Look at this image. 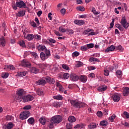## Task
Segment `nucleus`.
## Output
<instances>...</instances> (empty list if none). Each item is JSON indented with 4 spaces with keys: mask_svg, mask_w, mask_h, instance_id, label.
Segmentation results:
<instances>
[{
    "mask_svg": "<svg viewBox=\"0 0 129 129\" xmlns=\"http://www.w3.org/2000/svg\"><path fill=\"white\" fill-rule=\"evenodd\" d=\"M84 35H88V36H93L95 35V32H92V29H88L84 32Z\"/></svg>",
    "mask_w": 129,
    "mask_h": 129,
    "instance_id": "obj_12",
    "label": "nucleus"
},
{
    "mask_svg": "<svg viewBox=\"0 0 129 129\" xmlns=\"http://www.w3.org/2000/svg\"><path fill=\"white\" fill-rule=\"evenodd\" d=\"M34 38L36 40H37V41H40V40L42 39V36L38 34H35L34 35Z\"/></svg>",
    "mask_w": 129,
    "mask_h": 129,
    "instance_id": "obj_40",
    "label": "nucleus"
},
{
    "mask_svg": "<svg viewBox=\"0 0 129 129\" xmlns=\"http://www.w3.org/2000/svg\"><path fill=\"white\" fill-rule=\"evenodd\" d=\"M55 85L57 87H58V88H60V87H62V85H61V84H60V83L56 82L55 83Z\"/></svg>",
    "mask_w": 129,
    "mask_h": 129,
    "instance_id": "obj_63",
    "label": "nucleus"
},
{
    "mask_svg": "<svg viewBox=\"0 0 129 129\" xmlns=\"http://www.w3.org/2000/svg\"><path fill=\"white\" fill-rule=\"evenodd\" d=\"M12 7L13 10H18V8H20V9L22 8H24V9H26V8H27L26 4H25L23 1L16 2V5L13 4Z\"/></svg>",
    "mask_w": 129,
    "mask_h": 129,
    "instance_id": "obj_2",
    "label": "nucleus"
},
{
    "mask_svg": "<svg viewBox=\"0 0 129 129\" xmlns=\"http://www.w3.org/2000/svg\"><path fill=\"white\" fill-rule=\"evenodd\" d=\"M70 76V75H69V74L67 73H65L63 75V79H68Z\"/></svg>",
    "mask_w": 129,
    "mask_h": 129,
    "instance_id": "obj_44",
    "label": "nucleus"
},
{
    "mask_svg": "<svg viewBox=\"0 0 129 129\" xmlns=\"http://www.w3.org/2000/svg\"><path fill=\"white\" fill-rule=\"evenodd\" d=\"M117 50H119L120 52H122V51H123V47H122L121 45H119L117 47Z\"/></svg>",
    "mask_w": 129,
    "mask_h": 129,
    "instance_id": "obj_55",
    "label": "nucleus"
},
{
    "mask_svg": "<svg viewBox=\"0 0 129 129\" xmlns=\"http://www.w3.org/2000/svg\"><path fill=\"white\" fill-rule=\"evenodd\" d=\"M68 120L70 122H75L76 121V118L73 116H71L69 117Z\"/></svg>",
    "mask_w": 129,
    "mask_h": 129,
    "instance_id": "obj_26",
    "label": "nucleus"
},
{
    "mask_svg": "<svg viewBox=\"0 0 129 129\" xmlns=\"http://www.w3.org/2000/svg\"><path fill=\"white\" fill-rule=\"evenodd\" d=\"M70 103L74 107H77L78 108L83 107V106H85L86 105L85 103H81L79 101L74 100H71Z\"/></svg>",
    "mask_w": 129,
    "mask_h": 129,
    "instance_id": "obj_1",
    "label": "nucleus"
},
{
    "mask_svg": "<svg viewBox=\"0 0 129 129\" xmlns=\"http://www.w3.org/2000/svg\"><path fill=\"white\" fill-rule=\"evenodd\" d=\"M112 98L113 100V101L114 102H118L120 99V97H119V94H114L112 95Z\"/></svg>",
    "mask_w": 129,
    "mask_h": 129,
    "instance_id": "obj_9",
    "label": "nucleus"
},
{
    "mask_svg": "<svg viewBox=\"0 0 129 129\" xmlns=\"http://www.w3.org/2000/svg\"><path fill=\"white\" fill-rule=\"evenodd\" d=\"M45 54L42 52L40 53V58L43 61H45L46 59H48L49 56L51 55L50 51H47L45 52Z\"/></svg>",
    "mask_w": 129,
    "mask_h": 129,
    "instance_id": "obj_6",
    "label": "nucleus"
},
{
    "mask_svg": "<svg viewBox=\"0 0 129 129\" xmlns=\"http://www.w3.org/2000/svg\"><path fill=\"white\" fill-rule=\"evenodd\" d=\"M116 28H117V29H119L120 31H123V27H122V26L119 24H117L115 25Z\"/></svg>",
    "mask_w": 129,
    "mask_h": 129,
    "instance_id": "obj_36",
    "label": "nucleus"
},
{
    "mask_svg": "<svg viewBox=\"0 0 129 129\" xmlns=\"http://www.w3.org/2000/svg\"><path fill=\"white\" fill-rule=\"evenodd\" d=\"M95 69H96V68H95V67H93V66L88 67V70L89 71H91V70H95Z\"/></svg>",
    "mask_w": 129,
    "mask_h": 129,
    "instance_id": "obj_53",
    "label": "nucleus"
},
{
    "mask_svg": "<svg viewBox=\"0 0 129 129\" xmlns=\"http://www.w3.org/2000/svg\"><path fill=\"white\" fill-rule=\"evenodd\" d=\"M100 124L102 125V126H106V125H107V121L106 120H103L100 122Z\"/></svg>",
    "mask_w": 129,
    "mask_h": 129,
    "instance_id": "obj_41",
    "label": "nucleus"
},
{
    "mask_svg": "<svg viewBox=\"0 0 129 129\" xmlns=\"http://www.w3.org/2000/svg\"><path fill=\"white\" fill-rule=\"evenodd\" d=\"M115 117H116V115L115 114H113L109 117V121H111V122H113L114 119H115Z\"/></svg>",
    "mask_w": 129,
    "mask_h": 129,
    "instance_id": "obj_31",
    "label": "nucleus"
},
{
    "mask_svg": "<svg viewBox=\"0 0 129 129\" xmlns=\"http://www.w3.org/2000/svg\"><path fill=\"white\" fill-rule=\"evenodd\" d=\"M27 121L30 124H33L35 122V118L33 117H30L28 119Z\"/></svg>",
    "mask_w": 129,
    "mask_h": 129,
    "instance_id": "obj_29",
    "label": "nucleus"
},
{
    "mask_svg": "<svg viewBox=\"0 0 129 129\" xmlns=\"http://www.w3.org/2000/svg\"><path fill=\"white\" fill-rule=\"evenodd\" d=\"M73 57H78V56H79V52L78 51H75L72 53Z\"/></svg>",
    "mask_w": 129,
    "mask_h": 129,
    "instance_id": "obj_48",
    "label": "nucleus"
},
{
    "mask_svg": "<svg viewBox=\"0 0 129 129\" xmlns=\"http://www.w3.org/2000/svg\"><path fill=\"white\" fill-rule=\"evenodd\" d=\"M110 28L111 29L112 28H113V26H114V19H113L112 20L111 23L110 24Z\"/></svg>",
    "mask_w": 129,
    "mask_h": 129,
    "instance_id": "obj_59",
    "label": "nucleus"
},
{
    "mask_svg": "<svg viewBox=\"0 0 129 129\" xmlns=\"http://www.w3.org/2000/svg\"><path fill=\"white\" fill-rule=\"evenodd\" d=\"M84 127V125L83 124H78L76 125L74 128H83Z\"/></svg>",
    "mask_w": 129,
    "mask_h": 129,
    "instance_id": "obj_34",
    "label": "nucleus"
},
{
    "mask_svg": "<svg viewBox=\"0 0 129 129\" xmlns=\"http://www.w3.org/2000/svg\"><path fill=\"white\" fill-rule=\"evenodd\" d=\"M2 78H8L9 77V73H3L2 74Z\"/></svg>",
    "mask_w": 129,
    "mask_h": 129,
    "instance_id": "obj_39",
    "label": "nucleus"
},
{
    "mask_svg": "<svg viewBox=\"0 0 129 129\" xmlns=\"http://www.w3.org/2000/svg\"><path fill=\"white\" fill-rule=\"evenodd\" d=\"M80 79L82 82L85 83L87 81V77L85 76H81Z\"/></svg>",
    "mask_w": 129,
    "mask_h": 129,
    "instance_id": "obj_24",
    "label": "nucleus"
},
{
    "mask_svg": "<svg viewBox=\"0 0 129 129\" xmlns=\"http://www.w3.org/2000/svg\"><path fill=\"white\" fill-rule=\"evenodd\" d=\"M70 76L72 81H78V79H79V77L75 74H71Z\"/></svg>",
    "mask_w": 129,
    "mask_h": 129,
    "instance_id": "obj_10",
    "label": "nucleus"
},
{
    "mask_svg": "<svg viewBox=\"0 0 129 129\" xmlns=\"http://www.w3.org/2000/svg\"><path fill=\"white\" fill-rule=\"evenodd\" d=\"M53 98L54 99H56L57 100H62V99H63V97L61 95H57L56 96H54Z\"/></svg>",
    "mask_w": 129,
    "mask_h": 129,
    "instance_id": "obj_27",
    "label": "nucleus"
},
{
    "mask_svg": "<svg viewBox=\"0 0 129 129\" xmlns=\"http://www.w3.org/2000/svg\"><path fill=\"white\" fill-rule=\"evenodd\" d=\"M14 127V124L12 122H9L7 125L5 129H12Z\"/></svg>",
    "mask_w": 129,
    "mask_h": 129,
    "instance_id": "obj_28",
    "label": "nucleus"
},
{
    "mask_svg": "<svg viewBox=\"0 0 129 129\" xmlns=\"http://www.w3.org/2000/svg\"><path fill=\"white\" fill-rule=\"evenodd\" d=\"M30 111H24L21 113L20 114V118L22 119V120H24V119H27L29 116H30Z\"/></svg>",
    "mask_w": 129,
    "mask_h": 129,
    "instance_id": "obj_5",
    "label": "nucleus"
},
{
    "mask_svg": "<svg viewBox=\"0 0 129 129\" xmlns=\"http://www.w3.org/2000/svg\"><path fill=\"white\" fill-rule=\"evenodd\" d=\"M21 64L23 67H28L29 66H31V63L28 62V60L26 59H24L21 61Z\"/></svg>",
    "mask_w": 129,
    "mask_h": 129,
    "instance_id": "obj_11",
    "label": "nucleus"
},
{
    "mask_svg": "<svg viewBox=\"0 0 129 129\" xmlns=\"http://www.w3.org/2000/svg\"><path fill=\"white\" fill-rule=\"evenodd\" d=\"M96 127V124L95 123H92L89 125V128H95Z\"/></svg>",
    "mask_w": 129,
    "mask_h": 129,
    "instance_id": "obj_38",
    "label": "nucleus"
},
{
    "mask_svg": "<svg viewBox=\"0 0 129 129\" xmlns=\"http://www.w3.org/2000/svg\"><path fill=\"white\" fill-rule=\"evenodd\" d=\"M88 77H90L91 78H94L95 77V75L93 73H91L88 75Z\"/></svg>",
    "mask_w": 129,
    "mask_h": 129,
    "instance_id": "obj_62",
    "label": "nucleus"
},
{
    "mask_svg": "<svg viewBox=\"0 0 129 129\" xmlns=\"http://www.w3.org/2000/svg\"><path fill=\"white\" fill-rule=\"evenodd\" d=\"M81 50H82V51H86V50H88V49L87 48V45H86L85 46H81Z\"/></svg>",
    "mask_w": 129,
    "mask_h": 129,
    "instance_id": "obj_56",
    "label": "nucleus"
},
{
    "mask_svg": "<svg viewBox=\"0 0 129 129\" xmlns=\"http://www.w3.org/2000/svg\"><path fill=\"white\" fill-rule=\"evenodd\" d=\"M36 84L38 85H45L46 84V81L44 80H39L38 82H36Z\"/></svg>",
    "mask_w": 129,
    "mask_h": 129,
    "instance_id": "obj_23",
    "label": "nucleus"
},
{
    "mask_svg": "<svg viewBox=\"0 0 129 129\" xmlns=\"http://www.w3.org/2000/svg\"><path fill=\"white\" fill-rule=\"evenodd\" d=\"M75 66L77 68L81 67V66H83V63H82V62L81 61H78L76 63Z\"/></svg>",
    "mask_w": 129,
    "mask_h": 129,
    "instance_id": "obj_42",
    "label": "nucleus"
},
{
    "mask_svg": "<svg viewBox=\"0 0 129 129\" xmlns=\"http://www.w3.org/2000/svg\"><path fill=\"white\" fill-rule=\"evenodd\" d=\"M36 93L37 95H39V96H43L45 93H44V91H43V90L41 89H36Z\"/></svg>",
    "mask_w": 129,
    "mask_h": 129,
    "instance_id": "obj_19",
    "label": "nucleus"
},
{
    "mask_svg": "<svg viewBox=\"0 0 129 129\" xmlns=\"http://www.w3.org/2000/svg\"><path fill=\"white\" fill-rule=\"evenodd\" d=\"M115 49V47L114 46V45H112L105 49V52L108 53V52H112V51H114Z\"/></svg>",
    "mask_w": 129,
    "mask_h": 129,
    "instance_id": "obj_13",
    "label": "nucleus"
},
{
    "mask_svg": "<svg viewBox=\"0 0 129 129\" xmlns=\"http://www.w3.org/2000/svg\"><path fill=\"white\" fill-rule=\"evenodd\" d=\"M77 10L80 11V12H84V11H85V8L83 7H77Z\"/></svg>",
    "mask_w": 129,
    "mask_h": 129,
    "instance_id": "obj_45",
    "label": "nucleus"
},
{
    "mask_svg": "<svg viewBox=\"0 0 129 129\" xmlns=\"http://www.w3.org/2000/svg\"><path fill=\"white\" fill-rule=\"evenodd\" d=\"M4 69L10 71V70H15V67H14L12 64L10 65H6L5 66Z\"/></svg>",
    "mask_w": 129,
    "mask_h": 129,
    "instance_id": "obj_17",
    "label": "nucleus"
},
{
    "mask_svg": "<svg viewBox=\"0 0 129 129\" xmlns=\"http://www.w3.org/2000/svg\"><path fill=\"white\" fill-rule=\"evenodd\" d=\"M61 121H62V116L60 115L52 116L50 119V122L54 123L55 124H56V123H60Z\"/></svg>",
    "mask_w": 129,
    "mask_h": 129,
    "instance_id": "obj_3",
    "label": "nucleus"
},
{
    "mask_svg": "<svg viewBox=\"0 0 129 129\" xmlns=\"http://www.w3.org/2000/svg\"><path fill=\"white\" fill-rule=\"evenodd\" d=\"M123 94L124 96H127L129 94V88L128 87H125L123 90Z\"/></svg>",
    "mask_w": 129,
    "mask_h": 129,
    "instance_id": "obj_22",
    "label": "nucleus"
},
{
    "mask_svg": "<svg viewBox=\"0 0 129 129\" xmlns=\"http://www.w3.org/2000/svg\"><path fill=\"white\" fill-rule=\"evenodd\" d=\"M97 115L99 117H101V116H102V112L101 111H98L97 112Z\"/></svg>",
    "mask_w": 129,
    "mask_h": 129,
    "instance_id": "obj_61",
    "label": "nucleus"
},
{
    "mask_svg": "<svg viewBox=\"0 0 129 129\" xmlns=\"http://www.w3.org/2000/svg\"><path fill=\"white\" fill-rule=\"evenodd\" d=\"M25 14H26L25 11H20L18 13L17 16L18 17H24V16H25Z\"/></svg>",
    "mask_w": 129,
    "mask_h": 129,
    "instance_id": "obj_30",
    "label": "nucleus"
},
{
    "mask_svg": "<svg viewBox=\"0 0 129 129\" xmlns=\"http://www.w3.org/2000/svg\"><path fill=\"white\" fill-rule=\"evenodd\" d=\"M123 114L125 116V117H126V118H129V113H128V112H127L126 111H124L123 112Z\"/></svg>",
    "mask_w": 129,
    "mask_h": 129,
    "instance_id": "obj_60",
    "label": "nucleus"
},
{
    "mask_svg": "<svg viewBox=\"0 0 129 129\" xmlns=\"http://www.w3.org/2000/svg\"><path fill=\"white\" fill-rule=\"evenodd\" d=\"M46 121L47 120H46V117H45V116H42L39 118V122L42 124V125H45Z\"/></svg>",
    "mask_w": 129,
    "mask_h": 129,
    "instance_id": "obj_16",
    "label": "nucleus"
},
{
    "mask_svg": "<svg viewBox=\"0 0 129 129\" xmlns=\"http://www.w3.org/2000/svg\"><path fill=\"white\" fill-rule=\"evenodd\" d=\"M92 12L93 13L94 15H99L100 14V12H96V10L94 7H92Z\"/></svg>",
    "mask_w": 129,
    "mask_h": 129,
    "instance_id": "obj_37",
    "label": "nucleus"
},
{
    "mask_svg": "<svg viewBox=\"0 0 129 129\" xmlns=\"http://www.w3.org/2000/svg\"><path fill=\"white\" fill-rule=\"evenodd\" d=\"M116 74L117 77H121V75H122V73L120 71H117L116 72Z\"/></svg>",
    "mask_w": 129,
    "mask_h": 129,
    "instance_id": "obj_46",
    "label": "nucleus"
},
{
    "mask_svg": "<svg viewBox=\"0 0 129 129\" xmlns=\"http://www.w3.org/2000/svg\"><path fill=\"white\" fill-rule=\"evenodd\" d=\"M31 54H32L33 57H34L35 59H38V54H37V53L32 52Z\"/></svg>",
    "mask_w": 129,
    "mask_h": 129,
    "instance_id": "obj_52",
    "label": "nucleus"
},
{
    "mask_svg": "<svg viewBox=\"0 0 129 129\" xmlns=\"http://www.w3.org/2000/svg\"><path fill=\"white\" fill-rule=\"evenodd\" d=\"M87 46V48L88 49H90L91 48H93L94 47V44L93 43H89L86 45Z\"/></svg>",
    "mask_w": 129,
    "mask_h": 129,
    "instance_id": "obj_43",
    "label": "nucleus"
},
{
    "mask_svg": "<svg viewBox=\"0 0 129 129\" xmlns=\"http://www.w3.org/2000/svg\"><path fill=\"white\" fill-rule=\"evenodd\" d=\"M31 72L32 73H35V74H37V73H39V70L35 67H33L30 70Z\"/></svg>",
    "mask_w": 129,
    "mask_h": 129,
    "instance_id": "obj_25",
    "label": "nucleus"
},
{
    "mask_svg": "<svg viewBox=\"0 0 129 129\" xmlns=\"http://www.w3.org/2000/svg\"><path fill=\"white\" fill-rule=\"evenodd\" d=\"M19 44L21 47H25L26 46V44H25V41H24L23 40L19 41Z\"/></svg>",
    "mask_w": 129,
    "mask_h": 129,
    "instance_id": "obj_47",
    "label": "nucleus"
},
{
    "mask_svg": "<svg viewBox=\"0 0 129 129\" xmlns=\"http://www.w3.org/2000/svg\"><path fill=\"white\" fill-rule=\"evenodd\" d=\"M34 99V97L30 95H28L24 97L23 99V102H27L28 101H32Z\"/></svg>",
    "mask_w": 129,
    "mask_h": 129,
    "instance_id": "obj_7",
    "label": "nucleus"
},
{
    "mask_svg": "<svg viewBox=\"0 0 129 129\" xmlns=\"http://www.w3.org/2000/svg\"><path fill=\"white\" fill-rule=\"evenodd\" d=\"M104 74L105 76H108V75H109V71L105 69L104 71Z\"/></svg>",
    "mask_w": 129,
    "mask_h": 129,
    "instance_id": "obj_50",
    "label": "nucleus"
},
{
    "mask_svg": "<svg viewBox=\"0 0 129 129\" xmlns=\"http://www.w3.org/2000/svg\"><path fill=\"white\" fill-rule=\"evenodd\" d=\"M27 74L28 72L27 71L18 72L17 73V76H19L20 77H23V76H26V75H27Z\"/></svg>",
    "mask_w": 129,
    "mask_h": 129,
    "instance_id": "obj_18",
    "label": "nucleus"
},
{
    "mask_svg": "<svg viewBox=\"0 0 129 129\" xmlns=\"http://www.w3.org/2000/svg\"><path fill=\"white\" fill-rule=\"evenodd\" d=\"M18 94L19 96H22L23 95V93H24V90H20L18 91Z\"/></svg>",
    "mask_w": 129,
    "mask_h": 129,
    "instance_id": "obj_51",
    "label": "nucleus"
},
{
    "mask_svg": "<svg viewBox=\"0 0 129 129\" xmlns=\"http://www.w3.org/2000/svg\"><path fill=\"white\" fill-rule=\"evenodd\" d=\"M54 107H60L61 106V103L58 102H54L52 104Z\"/></svg>",
    "mask_w": 129,
    "mask_h": 129,
    "instance_id": "obj_32",
    "label": "nucleus"
},
{
    "mask_svg": "<svg viewBox=\"0 0 129 129\" xmlns=\"http://www.w3.org/2000/svg\"><path fill=\"white\" fill-rule=\"evenodd\" d=\"M0 45L2 47H5V46H6V39H5V37H1L0 38Z\"/></svg>",
    "mask_w": 129,
    "mask_h": 129,
    "instance_id": "obj_20",
    "label": "nucleus"
},
{
    "mask_svg": "<svg viewBox=\"0 0 129 129\" xmlns=\"http://www.w3.org/2000/svg\"><path fill=\"white\" fill-rule=\"evenodd\" d=\"M120 24L124 29H127L128 27H129V23L126 21V19H125V16H122Z\"/></svg>",
    "mask_w": 129,
    "mask_h": 129,
    "instance_id": "obj_4",
    "label": "nucleus"
},
{
    "mask_svg": "<svg viewBox=\"0 0 129 129\" xmlns=\"http://www.w3.org/2000/svg\"><path fill=\"white\" fill-rule=\"evenodd\" d=\"M62 68H63V69L66 70L67 71H69V70H70V68H69V66H68L66 64H62Z\"/></svg>",
    "mask_w": 129,
    "mask_h": 129,
    "instance_id": "obj_33",
    "label": "nucleus"
},
{
    "mask_svg": "<svg viewBox=\"0 0 129 129\" xmlns=\"http://www.w3.org/2000/svg\"><path fill=\"white\" fill-rule=\"evenodd\" d=\"M59 31L60 32V33H65V32H66V29L62 27H59Z\"/></svg>",
    "mask_w": 129,
    "mask_h": 129,
    "instance_id": "obj_57",
    "label": "nucleus"
},
{
    "mask_svg": "<svg viewBox=\"0 0 129 129\" xmlns=\"http://www.w3.org/2000/svg\"><path fill=\"white\" fill-rule=\"evenodd\" d=\"M107 89L106 86H101L98 88V90L99 92H102V91H105Z\"/></svg>",
    "mask_w": 129,
    "mask_h": 129,
    "instance_id": "obj_21",
    "label": "nucleus"
},
{
    "mask_svg": "<svg viewBox=\"0 0 129 129\" xmlns=\"http://www.w3.org/2000/svg\"><path fill=\"white\" fill-rule=\"evenodd\" d=\"M6 119L7 120H13V119H14V117L11 115H8L6 117Z\"/></svg>",
    "mask_w": 129,
    "mask_h": 129,
    "instance_id": "obj_49",
    "label": "nucleus"
},
{
    "mask_svg": "<svg viewBox=\"0 0 129 129\" xmlns=\"http://www.w3.org/2000/svg\"><path fill=\"white\" fill-rule=\"evenodd\" d=\"M89 61L90 62H99V59L94 57H91Z\"/></svg>",
    "mask_w": 129,
    "mask_h": 129,
    "instance_id": "obj_35",
    "label": "nucleus"
},
{
    "mask_svg": "<svg viewBox=\"0 0 129 129\" xmlns=\"http://www.w3.org/2000/svg\"><path fill=\"white\" fill-rule=\"evenodd\" d=\"M74 23L75 24H76V25H78V26H83V25H84V24H85L84 21L79 20H75Z\"/></svg>",
    "mask_w": 129,
    "mask_h": 129,
    "instance_id": "obj_15",
    "label": "nucleus"
},
{
    "mask_svg": "<svg viewBox=\"0 0 129 129\" xmlns=\"http://www.w3.org/2000/svg\"><path fill=\"white\" fill-rule=\"evenodd\" d=\"M67 129H72V125H71L70 123L67 124Z\"/></svg>",
    "mask_w": 129,
    "mask_h": 129,
    "instance_id": "obj_64",
    "label": "nucleus"
},
{
    "mask_svg": "<svg viewBox=\"0 0 129 129\" xmlns=\"http://www.w3.org/2000/svg\"><path fill=\"white\" fill-rule=\"evenodd\" d=\"M54 124H55L54 123L50 122V123L48 125V126L50 128H53L54 127Z\"/></svg>",
    "mask_w": 129,
    "mask_h": 129,
    "instance_id": "obj_58",
    "label": "nucleus"
},
{
    "mask_svg": "<svg viewBox=\"0 0 129 129\" xmlns=\"http://www.w3.org/2000/svg\"><path fill=\"white\" fill-rule=\"evenodd\" d=\"M32 108V107L31 105H27L25 107H24L23 109L26 110H28L29 109H31Z\"/></svg>",
    "mask_w": 129,
    "mask_h": 129,
    "instance_id": "obj_54",
    "label": "nucleus"
},
{
    "mask_svg": "<svg viewBox=\"0 0 129 129\" xmlns=\"http://www.w3.org/2000/svg\"><path fill=\"white\" fill-rule=\"evenodd\" d=\"M34 34H29L26 36H24L25 39H26V40H28V41H32L33 39H34Z\"/></svg>",
    "mask_w": 129,
    "mask_h": 129,
    "instance_id": "obj_14",
    "label": "nucleus"
},
{
    "mask_svg": "<svg viewBox=\"0 0 129 129\" xmlns=\"http://www.w3.org/2000/svg\"><path fill=\"white\" fill-rule=\"evenodd\" d=\"M37 49L39 50V51H43V52H47L48 51H50L49 50H48L47 48H46V46L45 45H38L37 46Z\"/></svg>",
    "mask_w": 129,
    "mask_h": 129,
    "instance_id": "obj_8",
    "label": "nucleus"
}]
</instances>
